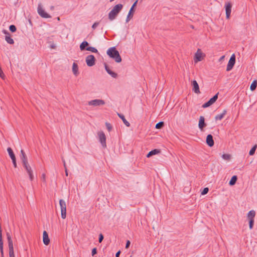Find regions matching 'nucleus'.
<instances>
[{
    "label": "nucleus",
    "mask_w": 257,
    "mask_h": 257,
    "mask_svg": "<svg viewBox=\"0 0 257 257\" xmlns=\"http://www.w3.org/2000/svg\"><path fill=\"white\" fill-rule=\"evenodd\" d=\"M123 8V5L121 4L116 5L113 7L111 11L108 13V19L112 21L116 19L118 14L120 12Z\"/></svg>",
    "instance_id": "nucleus-1"
},
{
    "label": "nucleus",
    "mask_w": 257,
    "mask_h": 257,
    "mask_svg": "<svg viewBox=\"0 0 257 257\" xmlns=\"http://www.w3.org/2000/svg\"><path fill=\"white\" fill-rule=\"evenodd\" d=\"M107 54L110 58L114 59L115 61L117 63H119L121 61V58L118 51L114 47L110 48L107 50Z\"/></svg>",
    "instance_id": "nucleus-2"
},
{
    "label": "nucleus",
    "mask_w": 257,
    "mask_h": 257,
    "mask_svg": "<svg viewBox=\"0 0 257 257\" xmlns=\"http://www.w3.org/2000/svg\"><path fill=\"white\" fill-rule=\"evenodd\" d=\"M255 215V212L254 210H252L249 211L247 213V219L249 221V229H251L253 226L254 223V218Z\"/></svg>",
    "instance_id": "nucleus-3"
},
{
    "label": "nucleus",
    "mask_w": 257,
    "mask_h": 257,
    "mask_svg": "<svg viewBox=\"0 0 257 257\" xmlns=\"http://www.w3.org/2000/svg\"><path fill=\"white\" fill-rule=\"evenodd\" d=\"M59 204L61 208V215L63 219L66 218V205L65 201L63 199L59 200Z\"/></svg>",
    "instance_id": "nucleus-4"
},
{
    "label": "nucleus",
    "mask_w": 257,
    "mask_h": 257,
    "mask_svg": "<svg viewBox=\"0 0 257 257\" xmlns=\"http://www.w3.org/2000/svg\"><path fill=\"white\" fill-rule=\"evenodd\" d=\"M138 2V0H136V1L131 8L126 19V23L128 22L133 17L134 13L135 12V8L137 6Z\"/></svg>",
    "instance_id": "nucleus-5"
},
{
    "label": "nucleus",
    "mask_w": 257,
    "mask_h": 257,
    "mask_svg": "<svg viewBox=\"0 0 257 257\" xmlns=\"http://www.w3.org/2000/svg\"><path fill=\"white\" fill-rule=\"evenodd\" d=\"M235 62V54H233L231 56V57L229 59V60L228 62L227 67H226L227 71H229L232 69L233 66L234 65Z\"/></svg>",
    "instance_id": "nucleus-6"
},
{
    "label": "nucleus",
    "mask_w": 257,
    "mask_h": 257,
    "mask_svg": "<svg viewBox=\"0 0 257 257\" xmlns=\"http://www.w3.org/2000/svg\"><path fill=\"white\" fill-rule=\"evenodd\" d=\"M23 166L25 168L27 173L28 174L30 180L33 181L34 179L33 170L31 166H30L29 163L23 164Z\"/></svg>",
    "instance_id": "nucleus-7"
},
{
    "label": "nucleus",
    "mask_w": 257,
    "mask_h": 257,
    "mask_svg": "<svg viewBox=\"0 0 257 257\" xmlns=\"http://www.w3.org/2000/svg\"><path fill=\"white\" fill-rule=\"evenodd\" d=\"M97 134L100 143L103 148H105L106 147V137L104 133L103 132H99Z\"/></svg>",
    "instance_id": "nucleus-8"
},
{
    "label": "nucleus",
    "mask_w": 257,
    "mask_h": 257,
    "mask_svg": "<svg viewBox=\"0 0 257 257\" xmlns=\"http://www.w3.org/2000/svg\"><path fill=\"white\" fill-rule=\"evenodd\" d=\"M95 61L96 59L93 55H89L86 58V63L89 67L94 65Z\"/></svg>",
    "instance_id": "nucleus-9"
},
{
    "label": "nucleus",
    "mask_w": 257,
    "mask_h": 257,
    "mask_svg": "<svg viewBox=\"0 0 257 257\" xmlns=\"http://www.w3.org/2000/svg\"><path fill=\"white\" fill-rule=\"evenodd\" d=\"M104 104V101L102 99H94L88 102V104L89 105H93L94 106L103 105Z\"/></svg>",
    "instance_id": "nucleus-10"
},
{
    "label": "nucleus",
    "mask_w": 257,
    "mask_h": 257,
    "mask_svg": "<svg viewBox=\"0 0 257 257\" xmlns=\"http://www.w3.org/2000/svg\"><path fill=\"white\" fill-rule=\"evenodd\" d=\"M6 236H7L8 243L9 251H14L13 240L12 239L11 236L10 235V232H7Z\"/></svg>",
    "instance_id": "nucleus-11"
},
{
    "label": "nucleus",
    "mask_w": 257,
    "mask_h": 257,
    "mask_svg": "<svg viewBox=\"0 0 257 257\" xmlns=\"http://www.w3.org/2000/svg\"><path fill=\"white\" fill-rule=\"evenodd\" d=\"M38 13L40 16L44 18H49L51 16L45 12L42 7L39 5L38 7Z\"/></svg>",
    "instance_id": "nucleus-12"
},
{
    "label": "nucleus",
    "mask_w": 257,
    "mask_h": 257,
    "mask_svg": "<svg viewBox=\"0 0 257 257\" xmlns=\"http://www.w3.org/2000/svg\"><path fill=\"white\" fill-rule=\"evenodd\" d=\"M231 4L229 2L226 3L225 5L226 17L227 19H229L230 17V13L231 12Z\"/></svg>",
    "instance_id": "nucleus-13"
},
{
    "label": "nucleus",
    "mask_w": 257,
    "mask_h": 257,
    "mask_svg": "<svg viewBox=\"0 0 257 257\" xmlns=\"http://www.w3.org/2000/svg\"><path fill=\"white\" fill-rule=\"evenodd\" d=\"M191 85L193 87L192 90L195 93L199 94L200 93L199 85L195 80L192 81Z\"/></svg>",
    "instance_id": "nucleus-14"
},
{
    "label": "nucleus",
    "mask_w": 257,
    "mask_h": 257,
    "mask_svg": "<svg viewBox=\"0 0 257 257\" xmlns=\"http://www.w3.org/2000/svg\"><path fill=\"white\" fill-rule=\"evenodd\" d=\"M20 158L22 161V165L28 163L27 156L23 150H21Z\"/></svg>",
    "instance_id": "nucleus-15"
},
{
    "label": "nucleus",
    "mask_w": 257,
    "mask_h": 257,
    "mask_svg": "<svg viewBox=\"0 0 257 257\" xmlns=\"http://www.w3.org/2000/svg\"><path fill=\"white\" fill-rule=\"evenodd\" d=\"M206 143L210 147L213 146L214 142L213 139V136L211 134H209L207 136Z\"/></svg>",
    "instance_id": "nucleus-16"
},
{
    "label": "nucleus",
    "mask_w": 257,
    "mask_h": 257,
    "mask_svg": "<svg viewBox=\"0 0 257 257\" xmlns=\"http://www.w3.org/2000/svg\"><path fill=\"white\" fill-rule=\"evenodd\" d=\"M202 54L203 53L201 52V49H198L197 51V52L195 54L194 61L195 62L201 61L202 60L201 56Z\"/></svg>",
    "instance_id": "nucleus-17"
},
{
    "label": "nucleus",
    "mask_w": 257,
    "mask_h": 257,
    "mask_svg": "<svg viewBox=\"0 0 257 257\" xmlns=\"http://www.w3.org/2000/svg\"><path fill=\"white\" fill-rule=\"evenodd\" d=\"M206 126V124L205 122V118L203 116H201L199 118L198 126L199 128L202 131L203 128Z\"/></svg>",
    "instance_id": "nucleus-18"
},
{
    "label": "nucleus",
    "mask_w": 257,
    "mask_h": 257,
    "mask_svg": "<svg viewBox=\"0 0 257 257\" xmlns=\"http://www.w3.org/2000/svg\"><path fill=\"white\" fill-rule=\"evenodd\" d=\"M4 33L6 34V41L8 43L10 44H13L14 43V41L13 39L11 37L10 33L7 30H4Z\"/></svg>",
    "instance_id": "nucleus-19"
},
{
    "label": "nucleus",
    "mask_w": 257,
    "mask_h": 257,
    "mask_svg": "<svg viewBox=\"0 0 257 257\" xmlns=\"http://www.w3.org/2000/svg\"><path fill=\"white\" fill-rule=\"evenodd\" d=\"M43 240L44 243L47 245L50 243V239L48 236V233L46 231H44L43 233Z\"/></svg>",
    "instance_id": "nucleus-20"
},
{
    "label": "nucleus",
    "mask_w": 257,
    "mask_h": 257,
    "mask_svg": "<svg viewBox=\"0 0 257 257\" xmlns=\"http://www.w3.org/2000/svg\"><path fill=\"white\" fill-rule=\"evenodd\" d=\"M161 152V150L159 149H154L149 152V153L147 155V157L149 158L154 155L158 154Z\"/></svg>",
    "instance_id": "nucleus-21"
},
{
    "label": "nucleus",
    "mask_w": 257,
    "mask_h": 257,
    "mask_svg": "<svg viewBox=\"0 0 257 257\" xmlns=\"http://www.w3.org/2000/svg\"><path fill=\"white\" fill-rule=\"evenodd\" d=\"M117 115H118V116H119V118H120L122 119V120L123 122L124 123V124H125L126 126L128 127V126H130V123H129V122H128V121H127L126 120V119H125V117H124V116L123 114H121V113H117Z\"/></svg>",
    "instance_id": "nucleus-22"
},
{
    "label": "nucleus",
    "mask_w": 257,
    "mask_h": 257,
    "mask_svg": "<svg viewBox=\"0 0 257 257\" xmlns=\"http://www.w3.org/2000/svg\"><path fill=\"white\" fill-rule=\"evenodd\" d=\"M226 112V110H224L221 113L216 115L215 117V120H221L224 117Z\"/></svg>",
    "instance_id": "nucleus-23"
},
{
    "label": "nucleus",
    "mask_w": 257,
    "mask_h": 257,
    "mask_svg": "<svg viewBox=\"0 0 257 257\" xmlns=\"http://www.w3.org/2000/svg\"><path fill=\"white\" fill-rule=\"evenodd\" d=\"M72 71H73V74L75 76H77L78 75V65L75 63H73V64Z\"/></svg>",
    "instance_id": "nucleus-24"
},
{
    "label": "nucleus",
    "mask_w": 257,
    "mask_h": 257,
    "mask_svg": "<svg viewBox=\"0 0 257 257\" xmlns=\"http://www.w3.org/2000/svg\"><path fill=\"white\" fill-rule=\"evenodd\" d=\"M89 43L86 41H84L82 42L81 44L80 45V49L81 51H83L86 50V48L88 46Z\"/></svg>",
    "instance_id": "nucleus-25"
},
{
    "label": "nucleus",
    "mask_w": 257,
    "mask_h": 257,
    "mask_svg": "<svg viewBox=\"0 0 257 257\" xmlns=\"http://www.w3.org/2000/svg\"><path fill=\"white\" fill-rule=\"evenodd\" d=\"M7 151H8L9 155L12 160L16 158L13 150L11 148L9 147L7 149Z\"/></svg>",
    "instance_id": "nucleus-26"
},
{
    "label": "nucleus",
    "mask_w": 257,
    "mask_h": 257,
    "mask_svg": "<svg viewBox=\"0 0 257 257\" xmlns=\"http://www.w3.org/2000/svg\"><path fill=\"white\" fill-rule=\"evenodd\" d=\"M237 180V176H236V175L233 176L231 177L230 180L229 181V184L230 186L234 185L236 183Z\"/></svg>",
    "instance_id": "nucleus-27"
},
{
    "label": "nucleus",
    "mask_w": 257,
    "mask_h": 257,
    "mask_svg": "<svg viewBox=\"0 0 257 257\" xmlns=\"http://www.w3.org/2000/svg\"><path fill=\"white\" fill-rule=\"evenodd\" d=\"M219 93H217L215 95H214L212 98H211L208 101L211 104H213L217 99L218 95Z\"/></svg>",
    "instance_id": "nucleus-28"
},
{
    "label": "nucleus",
    "mask_w": 257,
    "mask_h": 257,
    "mask_svg": "<svg viewBox=\"0 0 257 257\" xmlns=\"http://www.w3.org/2000/svg\"><path fill=\"white\" fill-rule=\"evenodd\" d=\"M256 86H257V81L254 80L251 84L250 89L251 91H253L256 89Z\"/></svg>",
    "instance_id": "nucleus-29"
},
{
    "label": "nucleus",
    "mask_w": 257,
    "mask_h": 257,
    "mask_svg": "<svg viewBox=\"0 0 257 257\" xmlns=\"http://www.w3.org/2000/svg\"><path fill=\"white\" fill-rule=\"evenodd\" d=\"M86 50L91 51L93 53H98L97 50L95 48L93 47H87L86 49Z\"/></svg>",
    "instance_id": "nucleus-30"
},
{
    "label": "nucleus",
    "mask_w": 257,
    "mask_h": 257,
    "mask_svg": "<svg viewBox=\"0 0 257 257\" xmlns=\"http://www.w3.org/2000/svg\"><path fill=\"white\" fill-rule=\"evenodd\" d=\"M164 126V122L163 121H160L156 124V128L161 129Z\"/></svg>",
    "instance_id": "nucleus-31"
},
{
    "label": "nucleus",
    "mask_w": 257,
    "mask_h": 257,
    "mask_svg": "<svg viewBox=\"0 0 257 257\" xmlns=\"http://www.w3.org/2000/svg\"><path fill=\"white\" fill-rule=\"evenodd\" d=\"M222 158L225 160L229 161L231 159V156L228 154H224L222 155Z\"/></svg>",
    "instance_id": "nucleus-32"
},
{
    "label": "nucleus",
    "mask_w": 257,
    "mask_h": 257,
    "mask_svg": "<svg viewBox=\"0 0 257 257\" xmlns=\"http://www.w3.org/2000/svg\"><path fill=\"white\" fill-rule=\"evenodd\" d=\"M9 30L10 31L12 32V33H14L17 30V28L14 25H10V26L9 27Z\"/></svg>",
    "instance_id": "nucleus-33"
},
{
    "label": "nucleus",
    "mask_w": 257,
    "mask_h": 257,
    "mask_svg": "<svg viewBox=\"0 0 257 257\" xmlns=\"http://www.w3.org/2000/svg\"><path fill=\"white\" fill-rule=\"evenodd\" d=\"M108 73L113 78H116L117 77V74L114 72H113L111 70L109 71Z\"/></svg>",
    "instance_id": "nucleus-34"
},
{
    "label": "nucleus",
    "mask_w": 257,
    "mask_h": 257,
    "mask_svg": "<svg viewBox=\"0 0 257 257\" xmlns=\"http://www.w3.org/2000/svg\"><path fill=\"white\" fill-rule=\"evenodd\" d=\"M256 148V145H255L251 149V150H250V151L249 152V155L252 156L254 154Z\"/></svg>",
    "instance_id": "nucleus-35"
},
{
    "label": "nucleus",
    "mask_w": 257,
    "mask_h": 257,
    "mask_svg": "<svg viewBox=\"0 0 257 257\" xmlns=\"http://www.w3.org/2000/svg\"><path fill=\"white\" fill-rule=\"evenodd\" d=\"M105 125H106V128L108 130V131L109 132L111 131L112 128V127L111 124L108 122H106Z\"/></svg>",
    "instance_id": "nucleus-36"
},
{
    "label": "nucleus",
    "mask_w": 257,
    "mask_h": 257,
    "mask_svg": "<svg viewBox=\"0 0 257 257\" xmlns=\"http://www.w3.org/2000/svg\"><path fill=\"white\" fill-rule=\"evenodd\" d=\"M209 191V189L207 187L204 188L202 191L201 192L202 195H205Z\"/></svg>",
    "instance_id": "nucleus-37"
},
{
    "label": "nucleus",
    "mask_w": 257,
    "mask_h": 257,
    "mask_svg": "<svg viewBox=\"0 0 257 257\" xmlns=\"http://www.w3.org/2000/svg\"><path fill=\"white\" fill-rule=\"evenodd\" d=\"M212 104L209 102V101H208L207 102H205V103H204L202 105V107L203 108H206V107H208L210 106Z\"/></svg>",
    "instance_id": "nucleus-38"
},
{
    "label": "nucleus",
    "mask_w": 257,
    "mask_h": 257,
    "mask_svg": "<svg viewBox=\"0 0 257 257\" xmlns=\"http://www.w3.org/2000/svg\"><path fill=\"white\" fill-rule=\"evenodd\" d=\"M103 238H104L103 235H102V234L100 233L99 235V238H98L99 242L101 243L102 242V241L103 240Z\"/></svg>",
    "instance_id": "nucleus-39"
},
{
    "label": "nucleus",
    "mask_w": 257,
    "mask_h": 257,
    "mask_svg": "<svg viewBox=\"0 0 257 257\" xmlns=\"http://www.w3.org/2000/svg\"><path fill=\"white\" fill-rule=\"evenodd\" d=\"M97 252V248L94 247L92 249V252H91V254H92V256H94V255H95Z\"/></svg>",
    "instance_id": "nucleus-40"
},
{
    "label": "nucleus",
    "mask_w": 257,
    "mask_h": 257,
    "mask_svg": "<svg viewBox=\"0 0 257 257\" xmlns=\"http://www.w3.org/2000/svg\"><path fill=\"white\" fill-rule=\"evenodd\" d=\"M99 22H95L92 26V28L94 30L96 29V28L98 26V25H99Z\"/></svg>",
    "instance_id": "nucleus-41"
},
{
    "label": "nucleus",
    "mask_w": 257,
    "mask_h": 257,
    "mask_svg": "<svg viewBox=\"0 0 257 257\" xmlns=\"http://www.w3.org/2000/svg\"><path fill=\"white\" fill-rule=\"evenodd\" d=\"M104 65L105 69L106 71V72L108 73L109 72V71H110L111 70L110 69V68H109L108 66L107 65L106 63H104Z\"/></svg>",
    "instance_id": "nucleus-42"
},
{
    "label": "nucleus",
    "mask_w": 257,
    "mask_h": 257,
    "mask_svg": "<svg viewBox=\"0 0 257 257\" xmlns=\"http://www.w3.org/2000/svg\"><path fill=\"white\" fill-rule=\"evenodd\" d=\"M104 65L105 69L106 71V72L108 73L109 72V71H110L111 70L110 69V68H109L108 66L107 65L106 63H104Z\"/></svg>",
    "instance_id": "nucleus-43"
},
{
    "label": "nucleus",
    "mask_w": 257,
    "mask_h": 257,
    "mask_svg": "<svg viewBox=\"0 0 257 257\" xmlns=\"http://www.w3.org/2000/svg\"><path fill=\"white\" fill-rule=\"evenodd\" d=\"M9 257H15V253L14 251H9Z\"/></svg>",
    "instance_id": "nucleus-44"
},
{
    "label": "nucleus",
    "mask_w": 257,
    "mask_h": 257,
    "mask_svg": "<svg viewBox=\"0 0 257 257\" xmlns=\"http://www.w3.org/2000/svg\"><path fill=\"white\" fill-rule=\"evenodd\" d=\"M12 160L13 164L14 165V167L17 168V163H16V158L14 159H12Z\"/></svg>",
    "instance_id": "nucleus-45"
},
{
    "label": "nucleus",
    "mask_w": 257,
    "mask_h": 257,
    "mask_svg": "<svg viewBox=\"0 0 257 257\" xmlns=\"http://www.w3.org/2000/svg\"><path fill=\"white\" fill-rule=\"evenodd\" d=\"M131 242L129 240H127L125 244V248H128L130 246Z\"/></svg>",
    "instance_id": "nucleus-46"
},
{
    "label": "nucleus",
    "mask_w": 257,
    "mask_h": 257,
    "mask_svg": "<svg viewBox=\"0 0 257 257\" xmlns=\"http://www.w3.org/2000/svg\"><path fill=\"white\" fill-rule=\"evenodd\" d=\"M45 174H43L42 175V179L43 180V181L44 182H45L46 181V180H45Z\"/></svg>",
    "instance_id": "nucleus-47"
},
{
    "label": "nucleus",
    "mask_w": 257,
    "mask_h": 257,
    "mask_svg": "<svg viewBox=\"0 0 257 257\" xmlns=\"http://www.w3.org/2000/svg\"><path fill=\"white\" fill-rule=\"evenodd\" d=\"M120 252H120V250L118 251L116 253V254H115V257H119V255H120Z\"/></svg>",
    "instance_id": "nucleus-48"
},
{
    "label": "nucleus",
    "mask_w": 257,
    "mask_h": 257,
    "mask_svg": "<svg viewBox=\"0 0 257 257\" xmlns=\"http://www.w3.org/2000/svg\"><path fill=\"white\" fill-rule=\"evenodd\" d=\"M224 57H225V56H221V57L219 58V61H220H220H223V60H224Z\"/></svg>",
    "instance_id": "nucleus-49"
},
{
    "label": "nucleus",
    "mask_w": 257,
    "mask_h": 257,
    "mask_svg": "<svg viewBox=\"0 0 257 257\" xmlns=\"http://www.w3.org/2000/svg\"><path fill=\"white\" fill-rule=\"evenodd\" d=\"M50 48L51 49H55L56 48V46L55 45V44H53L51 45Z\"/></svg>",
    "instance_id": "nucleus-50"
},
{
    "label": "nucleus",
    "mask_w": 257,
    "mask_h": 257,
    "mask_svg": "<svg viewBox=\"0 0 257 257\" xmlns=\"http://www.w3.org/2000/svg\"><path fill=\"white\" fill-rule=\"evenodd\" d=\"M65 174L67 176L68 175V171H67V169L66 167H65Z\"/></svg>",
    "instance_id": "nucleus-51"
},
{
    "label": "nucleus",
    "mask_w": 257,
    "mask_h": 257,
    "mask_svg": "<svg viewBox=\"0 0 257 257\" xmlns=\"http://www.w3.org/2000/svg\"><path fill=\"white\" fill-rule=\"evenodd\" d=\"M63 163H64V167L65 168V167H66V164H65V162L64 161H63Z\"/></svg>",
    "instance_id": "nucleus-52"
},
{
    "label": "nucleus",
    "mask_w": 257,
    "mask_h": 257,
    "mask_svg": "<svg viewBox=\"0 0 257 257\" xmlns=\"http://www.w3.org/2000/svg\"><path fill=\"white\" fill-rule=\"evenodd\" d=\"M51 9H54V7L53 6H52L51 8Z\"/></svg>",
    "instance_id": "nucleus-53"
},
{
    "label": "nucleus",
    "mask_w": 257,
    "mask_h": 257,
    "mask_svg": "<svg viewBox=\"0 0 257 257\" xmlns=\"http://www.w3.org/2000/svg\"><path fill=\"white\" fill-rule=\"evenodd\" d=\"M130 257H132V256H131Z\"/></svg>",
    "instance_id": "nucleus-54"
}]
</instances>
